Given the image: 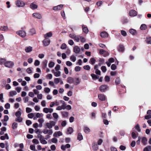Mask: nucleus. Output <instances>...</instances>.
Wrapping results in <instances>:
<instances>
[{
  "label": "nucleus",
  "mask_w": 151,
  "mask_h": 151,
  "mask_svg": "<svg viewBox=\"0 0 151 151\" xmlns=\"http://www.w3.org/2000/svg\"><path fill=\"white\" fill-rule=\"evenodd\" d=\"M98 97L99 100L101 101H104L106 99V97L103 94H99L98 96Z\"/></svg>",
  "instance_id": "nucleus-16"
},
{
  "label": "nucleus",
  "mask_w": 151,
  "mask_h": 151,
  "mask_svg": "<svg viewBox=\"0 0 151 151\" xmlns=\"http://www.w3.org/2000/svg\"><path fill=\"white\" fill-rule=\"evenodd\" d=\"M77 139L79 141H81L83 139V137L81 133H79L78 134Z\"/></svg>",
  "instance_id": "nucleus-37"
},
{
  "label": "nucleus",
  "mask_w": 151,
  "mask_h": 151,
  "mask_svg": "<svg viewBox=\"0 0 151 151\" xmlns=\"http://www.w3.org/2000/svg\"><path fill=\"white\" fill-rule=\"evenodd\" d=\"M55 65V63L53 62H50L48 66L50 68L53 67Z\"/></svg>",
  "instance_id": "nucleus-44"
},
{
  "label": "nucleus",
  "mask_w": 151,
  "mask_h": 151,
  "mask_svg": "<svg viewBox=\"0 0 151 151\" xmlns=\"http://www.w3.org/2000/svg\"><path fill=\"white\" fill-rule=\"evenodd\" d=\"M53 116L54 118L56 119H57L58 117V116L56 113H54L53 114Z\"/></svg>",
  "instance_id": "nucleus-49"
},
{
  "label": "nucleus",
  "mask_w": 151,
  "mask_h": 151,
  "mask_svg": "<svg viewBox=\"0 0 151 151\" xmlns=\"http://www.w3.org/2000/svg\"><path fill=\"white\" fill-rule=\"evenodd\" d=\"M28 117L29 118H32L34 116V114L33 113L29 114H28Z\"/></svg>",
  "instance_id": "nucleus-58"
},
{
  "label": "nucleus",
  "mask_w": 151,
  "mask_h": 151,
  "mask_svg": "<svg viewBox=\"0 0 151 151\" xmlns=\"http://www.w3.org/2000/svg\"><path fill=\"white\" fill-rule=\"evenodd\" d=\"M84 130L85 133L86 134H88L90 131V129L87 127H84Z\"/></svg>",
  "instance_id": "nucleus-33"
},
{
  "label": "nucleus",
  "mask_w": 151,
  "mask_h": 151,
  "mask_svg": "<svg viewBox=\"0 0 151 151\" xmlns=\"http://www.w3.org/2000/svg\"><path fill=\"white\" fill-rule=\"evenodd\" d=\"M91 76L92 78L94 79H97L99 78V76H97L94 74H91Z\"/></svg>",
  "instance_id": "nucleus-35"
},
{
  "label": "nucleus",
  "mask_w": 151,
  "mask_h": 151,
  "mask_svg": "<svg viewBox=\"0 0 151 151\" xmlns=\"http://www.w3.org/2000/svg\"><path fill=\"white\" fill-rule=\"evenodd\" d=\"M52 35V32H50L47 33H46L44 35V37L45 39H48L47 37H51Z\"/></svg>",
  "instance_id": "nucleus-19"
},
{
  "label": "nucleus",
  "mask_w": 151,
  "mask_h": 151,
  "mask_svg": "<svg viewBox=\"0 0 151 151\" xmlns=\"http://www.w3.org/2000/svg\"><path fill=\"white\" fill-rule=\"evenodd\" d=\"M14 63L10 61H6L4 63V65L6 67L8 68H12L14 65Z\"/></svg>",
  "instance_id": "nucleus-3"
},
{
  "label": "nucleus",
  "mask_w": 151,
  "mask_h": 151,
  "mask_svg": "<svg viewBox=\"0 0 151 151\" xmlns=\"http://www.w3.org/2000/svg\"><path fill=\"white\" fill-rule=\"evenodd\" d=\"M47 63L48 61L47 60H45L43 62V66L44 68L47 67Z\"/></svg>",
  "instance_id": "nucleus-47"
},
{
  "label": "nucleus",
  "mask_w": 151,
  "mask_h": 151,
  "mask_svg": "<svg viewBox=\"0 0 151 151\" xmlns=\"http://www.w3.org/2000/svg\"><path fill=\"white\" fill-rule=\"evenodd\" d=\"M107 87V86L106 85H102L100 87V90L101 92H104L106 90Z\"/></svg>",
  "instance_id": "nucleus-17"
},
{
  "label": "nucleus",
  "mask_w": 151,
  "mask_h": 151,
  "mask_svg": "<svg viewBox=\"0 0 151 151\" xmlns=\"http://www.w3.org/2000/svg\"><path fill=\"white\" fill-rule=\"evenodd\" d=\"M92 149L94 151H96L99 149V147L96 143L94 142L92 144Z\"/></svg>",
  "instance_id": "nucleus-13"
},
{
  "label": "nucleus",
  "mask_w": 151,
  "mask_h": 151,
  "mask_svg": "<svg viewBox=\"0 0 151 151\" xmlns=\"http://www.w3.org/2000/svg\"><path fill=\"white\" fill-rule=\"evenodd\" d=\"M129 32L132 35H135L137 34V31L136 30L131 29L129 30Z\"/></svg>",
  "instance_id": "nucleus-23"
},
{
  "label": "nucleus",
  "mask_w": 151,
  "mask_h": 151,
  "mask_svg": "<svg viewBox=\"0 0 151 151\" xmlns=\"http://www.w3.org/2000/svg\"><path fill=\"white\" fill-rule=\"evenodd\" d=\"M56 124V122L53 121H50L49 122L46 124V125L49 129H51L53 126H54Z\"/></svg>",
  "instance_id": "nucleus-2"
},
{
  "label": "nucleus",
  "mask_w": 151,
  "mask_h": 151,
  "mask_svg": "<svg viewBox=\"0 0 151 151\" xmlns=\"http://www.w3.org/2000/svg\"><path fill=\"white\" fill-rule=\"evenodd\" d=\"M101 70L104 73L106 71V70H107V69L106 68L105 66H102L101 67Z\"/></svg>",
  "instance_id": "nucleus-54"
},
{
  "label": "nucleus",
  "mask_w": 151,
  "mask_h": 151,
  "mask_svg": "<svg viewBox=\"0 0 151 151\" xmlns=\"http://www.w3.org/2000/svg\"><path fill=\"white\" fill-rule=\"evenodd\" d=\"M42 132L45 134H48L49 135H51L53 133V131L52 129H45L43 130Z\"/></svg>",
  "instance_id": "nucleus-5"
},
{
  "label": "nucleus",
  "mask_w": 151,
  "mask_h": 151,
  "mask_svg": "<svg viewBox=\"0 0 151 151\" xmlns=\"http://www.w3.org/2000/svg\"><path fill=\"white\" fill-rule=\"evenodd\" d=\"M30 8L32 9H36L37 7V6L36 4L32 3L30 5Z\"/></svg>",
  "instance_id": "nucleus-28"
},
{
  "label": "nucleus",
  "mask_w": 151,
  "mask_h": 151,
  "mask_svg": "<svg viewBox=\"0 0 151 151\" xmlns=\"http://www.w3.org/2000/svg\"><path fill=\"white\" fill-rule=\"evenodd\" d=\"M129 14L131 17H134L137 14V12L133 10H130L129 12Z\"/></svg>",
  "instance_id": "nucleus-12"
},
{
  "label": "nucleus",
  "mask_w": 151,
  "mask_h": 151,
  "mask_svg": "<svg viewBox=\"0 0 151 151\" xmlns=\"http://www.w3.org/2000/svg\"><path fill=\"white\" fill-rule=\"evenodd\" d=\"M63 6V4H60L56 6H55L53 8V9L55 11L60 10L62 9Z\"/></svg>",
  "instance_id": "nucleus-8"
},
{
  "label": "nucleus",
  "mask_w": 151,
  "mask_h": 151,
  "mask_svg": "<svg viewBox=\"0 0 151 151\" xmlns=\"http://www.w3.org/2000/svg\"><path fill=\"white\" fill-rule=\"evenodd\" d=\"M0 30L2 31H6L8 30V28L7 26L4 25L1 27Z\"/></svg>",
  "instance_id": "nucleus-24"
},
{
  "label": "nucleus",
  "mask_w": 151,
  "mask_h": 151,
  "mask_svg": "<svg viewBox=\"0 0 151 151\" xmlns=\"http://www.w3.org/2000/svg\"><path fill=\"white\" fill-rule=\"evenodd\" d=\"M145 42L147 44L151 45V37H147L146 38Z\"/></svg>",
  "instance_id": "nucleus-29"
},
{
  "label": "nucleus",
  "mask_w": 151,
  "mask_h": 151,
  "mask_svg": "<svg viewBox=\"0 0 151 151\" xmlns=\"http://www.w3.org/2000/svg\"><path fill=\"white\" fill-rule=\"evenodd\" d=\"M60 66L59 65H57L55 68V71H59L60 70Z\"/></svg>",
  "instance_id": "nucleus-45"
},
{
  "label": "nucleus",
  "mask_w": 151,
  "mask_h": 151,
  "mask_svg": "<svg viewBox=\"0 0 151 151\" xmlns=\"http://www.w3.org/2000/svg\"><path fill=\"white\" fill-rule=\"evenodd\" d=\"M118 50L119 51L122 52L124 50V46L122 45H120L118 47Z\"/></svg>",
  "instance_id": "nucleus-27"
},
{
  "label": "nucleus",
  "mask_w": 151,
  "mask_h": 151,
  "mask_svg": "<svg viewBox=\"0 0 151 151\" xmlns=\"http://www.w3.org/2000/svg\"><path fill=\"white\" fill-rule=\"evenodd\" d=\"M114 61V59L113 58H111L109 59L108 61L106 62V63L108 67H110L111 65V63H113Z\"/></svg>",
  "instance_id": "nucleus-11"
},
{
  "label": "nucleus",
  "mask_w": 151,
  "mask_h": 151,
  "mask_svg": "<svg viewBox=\"0 0 151 151\" xmlns=\"http://www.w3.org/2000/svg\"><path fill=\"white\" fill-rule=\"evenodd\" d=\"M4 107L6 109H9L10 108V104L8 103H6L5 104Z\"/></svg>",
  "instance_id": "nucleus-61"
},
{
  "label": "nucleus",
  "mask_w": 151,
  "mask_h": 151,
  "mask_svg": "<svg viewBox=\"0 0 151 151\" xmlns=\"http://www.w3.org/2000/svg\"><path fill=\"white\" fill-rule=\"evenodd\" d=\"M68 83H72L73 82L74 80L73 78H72L71 77H69L68 78Z\"/></svg>",
  "instance_id": "nucleus-34"
},
{
  "label": "nucleus",
  "mask_w": 151,
  "mask_h": 151,
  "mask_svg": "<svg viewBox=\"0 0 151 151\" xmlns=\"http://www.w3.org/2000/svg\"><path fill=\"white\" fill-rule=\"evenodd\" d=\"M147 28V26L145 24H142L140 27V29L141 30H144L146 29Z\"/></svg>",
  "instance_id": "nucleus-36"
},
{
  "label": "nucleus",
  "mask_w": 151,
  "mask_h": 151,
  "mask_svg": "<svg viewBox=\"0 0 151 151\" xmlns=\"http://www.w3.org/2000/svg\"><path fill=\"white\" fill-rule=\"evenodd\" d=\"M16 34L22 37H24L26 35V33L24 30H19L16 32Z\"/></svg>",
  "instance_id": "nucleus-1"
},
{
  "label": "nucleus",
  "mask_w": 151,
  "mask_h": 151,
  "mask_svg": "<svg viewBox=\"0 0 151 151\" xmlns=\"http://www.w3.org/2000/svg\"><path fill=\"white\" fill-rule=\"evenodd\" d=\"M51 141L53 143H56L58 141V140L56 138L54 137V138H52L51 139Z\"/></svg>",
  "instance_id": "nucleus-60"
},
{
  "label": "nucleus",
  "mask_w": 151,
  "mask_h": 151,
  "mask_svg": "<svg viewBox=\"0 0 151 151\" xmlns=\"http://www.w3.org/2000/svg\"><path fill=\"white\" fill-rule=\"evenodd\" d=\"M67 45L66 44L64 43L62 44L60 48L62 49H65Z\"/></svg>",
  "instance_id": "nucleus-56"
},
{
  "label": "nucleus",
  "mask_w": 151,
  "mask_h": 151,
  "mask_svg": "<svg viewBox=\"0 0 151 151\" xmlns=\"http://www.w3.org/2000/svg\"><path fill=\"white\" fill-rule=\"evenodd\" d=\"M9 137L7 134H5L4 136H2L0 137V139L2 140H4L5 139H8Z\"/></svg>",
  "instance_id": "nucleus-25"
},
{
  "label": "nucleus",
  "mask_w": 151,
  "mask_h": 151,
  "mask_svg": "<svg viewBox=\"0 0 151 151\" xmlns=\"http://www.w3.org/2000/svg\"><path fill=\"white\" fill-rule=\"evenodd\" d=\"M40 64V62L39 61L37 60H35L34 65L36 66H37L39 65Z\"/></svg>",
  "instance_id": "nucleus-55"
},
{
  "label": "nucleus",
  "mask_w": 151,
  "mask_h": 151,
  "mask_svg": "<svg viewBox=\"0 0 151 151\" xmlns=\"http://www.w3.org/2000/svg\"><path fill=\"white\" fill-rule=\"evenodd\" d=\"M61 114L63 117H67L68 116V112L67 111H63L61 112Z\"/></svg>",
  "instance_id": "nucleus-30"
},
{
  "label": "nucleus",
  "mask_w": 151,
  "mask_h": 151,
  "mask_svg": "<svg viewBox=\"0 0 151 151\" xmlns=\"http://www.w3.org/2000/svg\"><path fill=\"white\" fill-rule=\"evenodd\" d=\"M6 60L5 59L1 58L0 59V64L2 65L4 64L6 62Z\"/></svg>",
  "instance_id": "nucleus-39"
},
{
  "label": "nucleus",
  "mask_w": 151,
  "mask_h": 151,
  "mask_svg": "<svg viewBox=\"0 0 151 151\" xmlns=\"http://www.w3.org/2000/svg\"><path fill=\"white\" fill-rule=\"evenodd\" d=\"M16 5L18 7H22L25 5V3L23 1L18 0L16 1Z\"/></svg>",
  "instance_id": "nucleus-4"
},
{
  "label": "nucleus",
  "mask_w": 151,
  "mask_h": 151,
  "mask_svg": "<svg viewBox=\"0 0 151 151\" xmlns=\"http://www.w3.org/2000/svg\"><path fill=\"white\" fill-rule=\"evenodd\" d=\"M26 71L27 73L28 74H30L32 72V70L30 68H28L27 69Z\"/></svg>",
  "instance_id": "nucleus-63"
},
{
  "label": "nucleus",
  "mask_w": 151,
  "mask_h": 151,
  "mask_svg": "<svg viewBox=\"0 0 151 151\" xmlns=\"http://www.w3.org/2000/svg\"><path fill=\"white\" fill-rule=\"evenodd\" d=\"M115 82L117 84H119L120 82V78L118 77H117L115 80Z\"/></svg>",
  "instance_id": "nucleus-53"
},
{
  "label": "nucleus",
  "mask_w": 151,
  "mask_h": 151,
  "mask_svg": "<svg viewBox=\"0 0 151 151\" xmlns=\"http://www.w3.org/2000/svg\"><path fill=\"white\" fill-rule=\"evenodd\" d=\"M17 94V93L15 91H11L9 93V96H13Z\"/></svg>",
  "instance_id": "nucleus-26"
},
{
  "label": "nucleus",
  "mask_w": 151,
  "mask_h": 151,
  "mask_svg": "<svg viewBox=\"0 0 151 151\" xmlns=\"http://www.w3.org/2000/svg\"><path fill=\"white\" fill-rule=\"evenodd\" d=\"M26 111L27 113H29L32 111V109L29 107H27L26 108Z\"/></svg>",
  "instance_id": "nucleus-52"
},
{
  "label": "nucleus",
  "mask_w": 151,
  "mask_h": 151,
  "mask_svg": "<svg viewBox=\"0 0 151 151\" xmlns=\"http://www.w3.org/2000/svg\"><path fill=\"white\" fill-rule=\"evenodd\" d=\"M82 30L83 32L86 34H87L88 32V28L85 26L84 25H82Z\"/></svg>",
  "instance_id": "nucleus-21"
},
{
  "label": "nucleus",
  "mask_w": 151,
  "mask_h": 151,
  "mask_svg": "<svg viewBox=\"0 0 151 151\" xmlns=\"http://www.w3.org/2000/svg\"><path fill=\"white\" fill-rule=\"evenodd\" d=\"M76 59V57L74 55H72L70 57V60L73 62H75Z\"/></svg>",
  "instance_id": "nucleus-38"
},
{
  "label": "nucleus",
  "mask_w": 151,
  "mask_h": 151,
  "mask_svg": "<svg viewBox=\"0 0 151 151\" xmlns=\"http://www.w3.org/2000/svg\"><path fill=\"white\" fill-rule=\"evenodd\" d=\"M135 128L139 132H140V131L139 125L138 124H137L136 126H135Z\"/></svg>",
  "instance_id": "nucleus-62"
},
{
  "label": "nucleus",
  "mask_w": 151,
  "mask_h": 151,
  "mask_svg": "<svg viewBox=\"0 0 151 151\" xmlns=\"http://www.w3.org/2000/svg\"><path fill=\"white\" fill-rule=\"evenodd\" d=\"M80 83V80L78 78H77L74 82V84L75 85H77L79 84Z\"/></svg>",
  "instance_id": "nucleus-50"
},
{
  "label": "nucleus",
  "mask_w": 151,
  "mask_h": 151,
  "mask_svg": "<svg viewBox=\"0 0 151 151\" xmlns=\"http://www.w3.org/2000/svg\"><path fill=\"white\" fill-rule=\"evenodd\" d=\"M43 43L45 46L48 45L50 42V40L49 39H45L43 41Z\"/></svg>",
  "instance_id": "nucleus-14"
},
{
  "label": "nucleus",
  "mask_w": 151,
  "mask_h": 151,
  "mask_svg": "<svg viewBox=\"0 0 151 151\" xmlns=\"http://www.w3.org/2000/svg\"><path fill=\"white\" fill-rule=\"evenodd\" d=\"M44 91L45 93H48L50 91V89L48 87H45L44 88Z\"/></svg>",
  "instance_id": "nucleus-40"
},
{
  "label": "nucleus",
  "mask_w": 151,
  "mask_h": 151,
  "mask_svg": "<svg viewBox=\"0 0 151 151\" xmlns=\"http://www.w3.org/2000/svg\"><path fill=\"white\" fill-rule=\"evenodd\" d=\"M30 149L31 150L35 151L36 149L35 145H31L30 146Z\"/></svg>",
  "instance_id": "nucleus-57"
},
{
  "label": "nucleus",
  "mask_w": 151,
  "mask_h": 151,
  "mask_svg": "<svg viewBox=\"0 0 151 151\" xmlns=\"http://www.w3.org/2000/svg\"><path fill=\"white\" fill-rule=\"evenodd\" d=\"M32 47L30 46L26 47H25V51L26 52L28 53L32 51Z\"/></svg>",
  "instance_id": "nucleus-18"
},
{
  "label": "nucleus",
  "mask_w": 151,
  "mask_h": 151,
  "mask_svg": "<svg viewBox=\"0 0 151 151\" xmlns=\"http://www.w3.org/2000/svg\"><path fill=\"white\" fill-rule=\"evenodd\" d=\"M73 50L74 52L77 54L79 53L81 51L80 47L77 46H74Z\"/></svg>",
  "instance_id": "nucleus-9"
},
{
  "label": "nucleus",
  "mask_w": 151,
  "mask_h": 151,
  "mask_svg": "<svg viewBox=\"0 0 151 151\" xmlns=\"http://www.w3.org/2000/svg\"><path fill=\"white\" fill-rule=\"evenodd\" d=\"M33 17L37 19H40L42 18L41 15L38 13L36 12L32 14Z\"/></svg>",
  "instance_id": "nucleus-6"
},
{
  "label": "nucleus",
  "mask_w": 151,
  "mask_h": 151,
  "mask_svg": "<svg viewBox=\"0 0 151 151\" xmlns=\"http://www.w3.org/2000/svg\"><path fill=\"white\" fill-rule=\"evenodd\" d=\"M63 135L62 133L60 131L55 132L53 134V136L54 137H58V136H60Z\"/></svg>",
  "instance_id": "nucleus-15"
},
{
  "label": "nucleus",
  "mask_w": 151,
  "mask_h": 151,
  "mask_svg": "<svg viewBox=\"0 0 151 151\" xmlns=\"http://www.w3.org/2000/svg\"><path fill=\"white\" fill-rule=\"evenodd\" d=\"M80 36H75V37L74 39L77 42H78L79 40V39L80 38Z\"/></svg>",
  "instance_id": "nucleus-51"
},
{
  "label": "nucleus",
  "mask_w": 151,
  "mask_h": 151,
  "mask_svg": "<svg viewBox=\"0 0 151 151\" xmlns=\"http://www.w3.org/2000/svg\"><path fill=\"white\" fill-rule=\"evenodd\" d=\"M100 35L102 38H105L108 37V34L106 32H103L100 33Z\"/></svg>",
  "instance_id": "nucleus-22"
},
{
  "label": "nucleus",
  "mask_w": 151,
  "mask_h": 151,
  "mask_svg": "<svg viewBox=\"0 0 151 151\" xmlns=\"http://www.w3.org/2000/svg\"><path fill=\"white\" fill-rule=\"evenodd\" d=\"M53 109L51 108H45L43 109V111L45 113H47L49 112L51 113L53 111Z\"/></svg>",
  "instance_id": "nucleus-7"
},
{
  "label": "nucleus",
  "mask_w": 151,
  "mask_h": 151,
  "mask_svg": "<svg viewBox=\"0 0 151 151\" xmlns=\"http://www.w3.org/2000/svg\"><path fill=\"white\" fill-rule=\"evenodd\" d=\"M40 141V143L43 144H45L47 143V142L44 139V138L42 139H41Z\"/></svg>",
  "instance_id": "nucleus-41"
},
{
  "label": "nucleus",
  "mask_w": 151,
  "mask_h": 151,
  "mask_svg": "<svg viewBox=\"0 0 151 151\" xmlns=\"http://www.w3.org/2000/svg\"><path fill=\"white\" fill-rule=\"evenodd\" d=\"M17 123L14 122V123L12 125V128L13 129H15L17 128Z\"/></svg>",
  "instance_id": "nucleus-43"
},
{
  "label": "nucleus",
  "mask_w": 151,
  "mask_h": 151,
  "mask_svg": "<svg viewBox=\"0 0 151 151\" xmlns=\"http://www.w3.org/2000/svg\"><path fill=\"white\" fill-rule=\"evenodd\" d=\"M52 72L54 73V75L56 77H60L61 75V72L59 71H55L52 70Z\"/></svg>",
  "instance_id": "nucleus-10"
},
{
  "label": "nucleus",
  "mask_w": 151,
  "mask_h": 151,
  "mask_svg": "<svg viewBox=\"0 0 151 151\" xmlns=\"http://www.w3.org/2000/svg\"><path fill=\"white\" fill-rule=\"evenodd\" d=\"M15 115L17 117H20L21 115V113L20 111L16 112L15 113Z\"/></svg>",
  "instance_id": "nucleus-48"
},
{
  "label": "nucleus",
  "mask_w": 151,
  "mask_h": 151,
  "mask_svg": "<svg viewBox=\"0 0 151 151\" xmlns=\"http://www.w3.org/2000/svg\"><path fill=\"white\" fill-rule=\"evenodd\" d=\"M29 35H33L36 33V32L34 28H32L29 29Z\"/></svg>",
  "instance_id": "nucleus-20"
},
{
  "label": "nucleus",
  "mask_w": 151,
  "mask_h": 151,
  "mask_svg": "<svg viewBox=\"0 0 151 151\" xmlns=\"http://www.w3.org/2000/svg\"><path fill=\"white\" fill-rule=\"evenodd\" d=\"M60 79L61 78H55L54 79V83L56 84H58V83L59 82V81H60Z\"/></svg>",
  "instance_id": "nucleus-42"
},
{
  "label": "nucleus",
  "mask_w": 151,
  "mask_h": 151,
  "mask_svg": "<svg viewBox=\"0 0 151 151\" xmlns=\"http://www.w3.org/2000/svg\"><path fill=\"white\" fill-rule=\"evenodd\" d=\"M142 142L144 145H145L147 142V139L146 138L143 137L142 138Z\"/></svg>",
  "instance_id": "nucleus-31"
},
{
  "label": "nucleus",
  "mask_w": 151,
  "mask_h": 151,
  "mask_svg": "<svg viewBox=\"0 0 151 151\" xmlns=\"http://www.w3.org/2000/svg\"><path fill=\"white\" fill-rule=\"evenodd\" d=\"M81 68L79 66H76L75 68V70L76 72H78L80 70Z\"/></svg>",
  "instance_id": "nucleus-59"
},
{
  "label": "nucleus",
  "mask_w": 151,
  "mask_h": 151,
  "mask_svg": "<svg viewBox=\"0 0 151 151\" xmlns=\"http://www.w3.org/2000/svg\"><path fill=\"white\" fill-rule=\"evenodd\" d=\"M73 132V129L72 127H69L67 130V134H71Z\"/></svg>",
  "instance_id": "nucleus-32"
},
{
  "label": "nucleus",
  "mask_w": 151,
  "mask_h": 151,
  "mask_svg": "<svg viewBox=\"0 0 151 151\" xmlns=\"http://www.w3.org/2000/svg\"><path fill=\"white\" fill-rule=\"evenodd\" d=\"M36 116L37 118H40L42 117L43 116V115L42 113H38L36 114Z\"/></svg>",
  "instance_id": "nucleus-46"
},
{
  "label": "nucleus",
  "mask_w": 151,
  "mask_h": 151,
  "mask_svg": "<svg viewBox=\"0 0 151 151\" xmlns=\"http://www.w3.org/2000/svg\"><path fill=\"white\" fill-rule=\"evenodd\" d=\"M121 34L124 36H125L127 35V33L124 30H121Z\"/></svg>",
  "instance_id": "nucleus-64"
}]
</instances>
